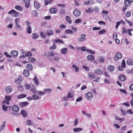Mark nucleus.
<instances>
[{
  "label": "nucleus",
  "mask_w": 133,
  "mask_h": 133,
  "mask_svg": "<svg viewBox=\"0 0 133 133\" xmlns=\"http://www.w3.org/2000/svg\"><path fill=\"white\" fill-rule=\"evenodd\" d=\"M85 98L89 101L93 97V94L91 92H88L86 93L85 94Z\"/></svg>",
  "instance_id": "obj_1"
},
{
  "label": "nucleus",
  "mask_w": 133,
  "mask_h": 133,
  "mask_svg": "<svg viewBox=\"0 0 133 133\" xmlns=\"http://www.w3.org/2000/svg\"><path fill=\"white\" fill-rule=\"evenodd\" d=\"M12 97L11 96H6L5 97V99L3 101V104H6L7 105L9 104V101H10L12 99Z\"/></svg>",
  "instance_id": "obj_2"
},
{
  "label": "nucleus",
  "mask_w": 133,
  "mask_h": 133,
  "mask_svg": "<svg viewBox=\"0 0 133 133\" xmlns=\"http://www.w3.org/2000/svg\"><path fill=\"white\" fill-rule=\"evenodd\" d=\"M73 14L75 16L78 17L81 14L80 11L78 9H75L74 10Z\"/></svg>",
  "instance_id": "obj_3"
},
{
  "label": "nucleus",
  "mask_w": 133,
  "mask_h": 133,
  "mask_svg": "<svg viewBox=\"0 0 133 133\" xmlns=\"http://www.w3.org/2000/svg\"><path fill=\"white\" fill-rule=\"evenodd\" d=\"M81 37L78 38H77L78 41L79 42H82L84 41L85 40V38H84L86 37V35L85 34H81L80 35Z\"/></svg>",
  "instance_id": "obj_4"
},
{
  "label": "nucleus",
  "mask_w": 133,
  "mask_h": 133,
  "mask_svg": "<svg viewBox=\"0 0 133 133\" xmlns=\"http://www.w3.org/2000/svg\"><path fill=\"white\" fill-rule=\"evenodd\" d=\"M12 88L10 86L6 87L5 89L6 92L7 93H9L11 92L12 91Z\"/></svg>",
  "instance_id": "obj_5"
},
{
  "label": "nucleus",
  "mask_w": 133,
  "mask_h": 133,
  "mask_svg": "<svg viewBox=\"0 0 133 133\" xmlns=\"http://www.w3.org/2000/svg\"><path fill=\"white\" fill-rule=\"evenodd\" d=\"M11 56H12L15 57H16L18 55V52L16 50H13L11 51Z\"/></svg>",
  "instance_id": "obj_6"
},
{
  "label": "nucleus",
  "mask_w": 133,
  "mask_h": 133,
  "mask_svg": "<svg viewBox=\"0 0 133 133\" xmlns=\"http://www.w3.org/2000/svg\"><path fill=\"white\" fill-rule=\"evenodd\" d=\"M49 60L51 62L55 61L58 62L59 59V58L58 57H55L53 58H51L50 57H49Z\"/></svg>",
  "instance_id": "obj_7"
},
{
  "label": "nucleus",
  "mask_w": 133,
  "mask_h": 133,
  "mask_svg": "<svg viewBox=\"0 0 133 133\" xmlns=\"http://www.w3.org/2000/svg\"><path fill=\"white\" fill-rule=\"evenodd\" d=\"M94 73L96 74L101 75L103 74L102 71L99 69L97 68L96 69Z\"/></svg>",
  "instance_id": "obj_8"
},
{
  "label": "nucleus",
  "mask_w": 133,
  "mask_h": 133,
  "mask_svg": "<svg viewBox=\"0 0 133 133\" xmlns=\"http://www.w3.org/2000/svg\"><path fill=\"white\" fill-rule=\"evenodd\" d=\"M33 80L36 86H38L39 85V83L38 80V79L37 77L35 76L34 79Z\"/></svg>",
  "instance_id": "obj_9"
},
{
  "label": "nucleus",
  "mask_w": 133,
  "mask_h": 133,
  "mask_svg": "<svg viewBox=\"0 0 133 133\" xmlns=\"http://www.w3.org/2000/svg\"><path fill=\"white\" fill-rule=\"evenodd\" d=\"M12 108L13 111L16 112H18L19 110V107L17 105H13Z\"/></svg>",
  "instance_id": "obj_10"
},
{
  "label": "nucleus",
  "mask_w": 133,
  "mask_h": 133,
  "mask_svg": "<svg viewBox=\"0 0 133 133\" xmlns=\"http://www.w3.org/2000/svg\"><path fill=\"white\" fill-rule=\"evenodd\" d=\"M87 59L89 61H92L95 59L94 56L92 55H89L87 56Z\"/></svg>",
  "instance_id": "obj_11"
},
{
  "label": "nucleus",
  "mask_w": 133,
  "mask_h": 133,
  "mask_svg": "<svg viewBox=\"0 0 133 133\" xmlns=\"http://www.w3.org/2000/svg\"><path fill=\"white\" fill-rule=\"evenodd\" d=\"M34 5L35 8L37 9H39L41 7L40 4L37 1L34 2Z\"/></svg>",
  "instance_id": "obj_12"
},
{
  "label": "nucleus",
  "mask_w": 133,
  "mask_h": 133,
  "mask_svg": "<svg viewBox=\"0 0 133 133\" xmlns=\"http://www.w3.org/2000/svg\"><path fill=\"white\" fill-rule=\"evenodd\" d=\"M50 11L51 13L55 14L57 11V9L55 8H52L50 9Z\"/></svg>",
  "instance_id": "obj_13"
},
{
  "label": "nucleus",
  "mask_w": 133,
  "mask_h": 133,
  "mask_svg": "<svg viewBox=\"0 0 133 133\" xmlns=\"http://www.w3.org/2000/svg\"><path fill=\"white\" fill-rule=\"evenodd\" d=\"M28 104V102H25L20 103V106L22 107H23L26 106Z\"/></svg>",
  "instance_id": "obj_14"
},
{
  "label": "nucleus",
  "mask_w": 133,
  "mask_h": 133,
  "mask_svg": "<svg viewBox=\"0 0 133 133\" xmlns=\"http://www.w3.org/2000/svg\"><path fill=\"white\" fill-rule=\"evenodd\" d=\"M127 63L129 65H132L133 64V61L131 59H128L127 61Z\"/></svg>",
  "instance_id": "obj_15"
},
{
  "label": "nucleus",
  "mask_w": 133,
  "mask_h": 133,
  "mask_svg": "<svg viewBox=\"0 0 133 133\" xmlns=\"http://www.w3.org/2000/svg\"><path fill=\"white\" fill-rule=\"evenodd\" d=\"M65 20L70 24L72 23V21L70 17L68 16L65 17Z\"/></svg>",
  "instance_id": "obj_16"
},
{
  "label": "nucleus",
  "mask_w": 133,
  "mask_h": 133,
  "mask_svg": "<svg viewBox=\"0 0 133 133\" xmlns=\"http://www.w3.org/2000/svg\"><path fill=\"white\" fill-rule=\"evenodd\" d=\"M27 96V95L24 94H22L17 96V98L19 99H21Z\"/></svg>",
  "instance_id": "obj_17"
},
{
  "label": "nucleus",
  "mask_w": 133,
  "mask_h": 133,
  "mask_svg": "<svg viewBox=\"0 0 133 133\" xmlns=\"http://www.w3.org/2000/svg\"><path fill=\"white\" fill-rule=\"evenodd\" d=\"M89 76L92 79H95V76L94 74L91 72H89L88 73Z\"/></svg>",
  "instance_id": "obj_18"
},
{
  "label": "nucleus",
  "mask_w": 133,
  "mask_h": 133,
  "mask_svg": "<svg viewBox=\"0 0 133 133\" xmlns=\"http://www.w3.org/2000/svg\"><path fill=\"white\" fill-rule=\"evenodd\" d=\"M47 35L48 36H52L53 35L54 32L52 30H48L47 32Z\"/></svg>",
  "instance_id": "obj_19"
},
{
  "label": "nucleus",
  "mask_w": 133,
  "mask_h": 133,
  "mask_svg": "<svg viewBox=\"0 0 133 133\" xmlns=\"http://www.w3.org/2000/svg\"><path fill=\"white\" fill-rule=\"evenodd\" d=\"M23 74L25 76H28L29 74V73L28 70H25L23 72Z\"/></svg>",
  "instance_id": "obj_20"
},
{
  "label": "nucleus",
  "mask_w": 133,
  "mask_h": 133,
  "mask_svg": "<svg viewBox=\"0 0 133 133\" xmlns=\"http://www.w3.org/2000/svg\"><path fill=\"white\" fill-rule=\"evenodd\" d=\"M26 31L28 34H31L32 32L31 28V26H27L26 27Z\"/></svg>",
  "instance_id": "obj_21"
},
{
  "label": "nucleus",
  "mask_w": 133,
  "mask_h": 133,
  "mask_svg": "<svg viewBox=\"0 0 133 133\" xmlns=\"http://www.w3.org/2000/svg\"><path fill=\"white\" fill-rule=\"evenodd\" d=\"M124 4L125 6L126 7H128V6H129L130 4L131 3L129 2V1L127 0H125L124 2Z\"/></svg>",
  "instance_id": "obj_22"
},
{
  "label": "nucleus",
  "mask_w": 133,
  "mask_h": 133,
  "mask_svg": "<svg viewBox=\"0 0 133 133\" xmlns=\"http://www.w3.org/2000/svg\"><path fill=\"white\" fill-rule=\"evenodd\" d=\"M115 119L116 120H118L120 123H121L124 119L123 118H120L119 117L117 116L115 117Z\"/></svg>",
  "instance_id": "obj_23"
},
{
  "label": "nucleus",
  "mask_w": 133,
  "mask_h": 133,
  "mask_svg": "<svg viewBox=\"0 0 133 133\" xmlns=\"http://www.w3.org/2000/svg\"><path fill=\"white\" fill-rule=\"evenodd\" d=\"M6 123V122H3V124H2L0 126V130L2 131L4 130V128L5 127V123Z\"/></svg>",
  "instance_id": "obj_24"
},
{
  "label": "nucleus",
  "mask_w": 133,
  "mask_h": 133,
  "mask_svg": "<svg viewBox=\"0 0 133 133\" xmlns=\"http://www.w3.org/2000/svg\"><path fill=\"white\" fill-rule=\"evenodd\" d=\"M82 128H75L73 129V131L74 132H79L82 131Z\"/></svg>",
  "instance_id": "obj_25"
},
{
  "label": "nucleus",
  "mask_w": 133,
  "mask_h": 133,
  "mask_svg": "<svg viewBox=\"0 0 133 133\" xmlns=\"http://www.w3.org/2000/svg\"><path fill=\"white\" fill-rule=\"evenodd\" d=\"M28 60L29 62L33 63L35 62L36 60L33 57H29L28 58Z\"/></svg>",
  "instance_id": "obj_26"
},
{
  "label": "nucleus",
  "mask_w": 133,
  "mask_h": 133,
  "mask_svg": "<svg viewBox=\"0 0 133 133\" xmlns=\"http://www.w3.org/2000/svg\"><path fill=\"white\" fill-rule=\"evenodd\" d=\"M67 51V49L66 48H64L61 50V53L63 54H65L66 53Z\"/></svg>",
  "instance_id": "obj_27"
},
{
  "label": "nucleus",
  "mask_w": 133,
  "mask_h": 133,
  "mask_svg": "<svg viewBox=\"0 0 133 133\" xmlns=\"http://www.w3.org/2000/svg\"><path fill=\"white\" fill-rule=\"evenodd\" d=\"M108 68L111 71H113L115 69L114 67L112 65L109 66L108 67Z\"/></svg>",
  "instance_id": "obj_28"
},
{
  "label": "nucleus",
  "mask_w": 133,
  "mask_h": 133,
  "mask_svg": "<svg viewBox=\"0 0 133 133\" xmlns=\"http://www.w3.org/2000/svg\"><path fill=\"white\" fill-rule=\"evenodd\" d=\"M119 78L122 81H124L126 79L124 75H120L119 76Z\"/></svg>",
  "instance_id": "obj_29"
},
{
  "label": "nucleus",
  "mask_w": 133,
  "mask_h": 133,
  "mask_svg": "<svg viewBox=\"0 0 133 133\" xmlns=\"http://www.w3.org/2000/svg\"><path fill=\"white\" fill-rule=\"evenodd\" d=\"M43 91L46 93H49L52 91V90L49 88L45 89L43 90Z\"/></svg>",
  "instance_id": "obj_30"
},
{
  "label": "nucleus",
  "mask_w": 133,
  "mask_h": 133,
  "mask_svg": "<svg viewBox=\"0 0 133 133\" xmlns=\"http://www.w3.org/2000/svg\"><path fill=\"white\" fill-rule=\"evenodd\" d=\"M21 113L24 117H25L27 115V113L25 110H23L21 111Z\"/></svg>",
  "instance_id": "obj_31"
},
{
  "label": "nucleus",
  "mask_w": 133,
  "mask_h": 133,
  "mask_svg": "<svg viewBox=\"0 0 133 133\" xmlns=\"http://www.w3.org/2000/svg\"><path fill=\"white\" fill-rule=\"evenodd\" d=\"M65 32L67 34H73V31L71 30L68 29L66 30Z\"/></svg>",
  "instance_id": "obj_32"
},
{
  "label": "nucleus",
  "mask_w": 133,
  "mask_h": 133,
  "mask_svg": "<svg viewBox=\"0 0 133 133\" xmlns=\"http://www.w3.org/2000/svg\"><path fill=\"white\" fill-rule=\"evenodd\" d=\"M48 55H47V58L49 59V57H50V56H54L55 55L54 53L52 51L50 52H48Z\"/></svg>",
  "instance_id": "obj_33"
},
{
  "label": "nucleus",
  "mask_w": 133,
  "mask_h": 133,
  "mask_svg": "<svg viewBox=\"0 0 133 133\" xmlns=\"http://www.w3.org/2000/svg\"><path fill=\"white\" fill-rule=\"evenodd\" d=\"M12 16L14 17H16L19 15V13L17 12H16L14 10V11L12 14Z\"/></svg>",
  "instance_id": "obj_34"
},
{
  "label": "nucleus",
  "mask_w": 133,
  "mask_h": 133,
  "mask_svg": "<svg viewBox=\"0 0 133 133\" xmlns=\"http://www.w3.org/2000/svg\"><path fill=\"white\" fill-rule=\"evenodd\" d=\"M73 67L75 70V71L77 72L79 70V68L75 64H73L72 66Z\"/></svg>",
  "instance_id": "obj_35"
},
{
  "label": "nucleus",
  "mask_w": 133,
  "mask_h": 133,
  "mask_svg": "<svg viewBox=\"0 0 133 133\" xmlns=\"http://www.w3.org/2000/svg\"><path fill=\"white\" fill-rule=\"evenodd\" d=\"M32 37L34 39H36L38 38L39 36L38 34L36 33H34L32 35Z\"/></svg>",
  "instance_id": "obj_36"
},
{
  "label": "nucleus",
  "mask_w": 133,
  "mask_h": 133,
  "mask_svg": "<svg viewBox=\"0 0 133 133\" xmlns=\"http://www.w3.org/2000/svg\"><path fill=\"white\" fill-rule=\"evenodd\" d=\"M93 9L92 8H89L88 9L86 10V12L87 13H92L93 12Z\"/></svg>",
  "instance_id": "obj_37"
},
{
  "label": "nucleus",
  "mask_w": 133,
  "mask_h": 133,
  "mask_svg": "<svg viewBox=\"0 0 133 133\" xmlns=\"http://www.w3.org/2000/svg\"><path fill=\"white\" fill-rule=\"evenodd\" d=\"M15 27L16 29L19 30L22 29V26L20 25L19 24L15 25Z\"/></svg>",
  "instance_id": "obj_38"
},
{
  "label": "nucleus",
  "mask_w": 133,
  "mask_h": 133,
  "mask_svg": "<svg viewBox=\"0 0 133 133\" xmlns=\"http://www.w3.org/2000/svg\"><path fill=\"white\" fill-rule=\"evenodd\" d=\"M15 25L19 24L20 22V19L19 18H16L15 19Z\"/></svg>",
  "instance_id": "obj_39"
},
{
  "label": "nucleus",
  "mask_w": 133,
  "mask_h": 133,
  "mask_svg": "<svg viewBox=\"0 0 133 133\" xmlns=\"http://www.w3.org/2000/svg\"><path fill=\"white\" fill-rule=\"evenodd\" d=\"M15 8L20 11H22V8L21 6H20L19 5H16L15 6Z\"/></svg>",
  "instance_id": "obj_40"
},
{
  "label": "nucleus",
  "mask_w": 133,
  "mask_h": 133,
  "mask_svg": "<svg viewBox=\"0 0 133 133\" xmlns=\"http://www.w3.org/2000/svg\"><path fill=\"white\" fill-rule=\"evenodd\" d=\"M56 43H63V42L61 40L59 39H57L54 40V42Z\"/></svg>",
  "instance_id": "obj_41"
},
{
  "label": "nucleus",
  "mask_w": 133,
  "mask_h": 133,
  "mask_svg": "<svg viewBox=\"0 0 133 133\" xmlns=\"http://www.w3.org/2000/svg\"><path fill=\"white\" fill-rule=\"evenodd\" d=\"M131 14V12L130 11H127L125 13V15L128 17L130 16Z\"/></svg>",
  "instance_id": "obj_42"
},
{
  "label": "nucleus",
  "mask_w": 133,
  "mask_h": 133,
  "mask_svg": "<svg viewBox=\"0 0 133 133\" xmlns=\"http://www.w3.org/2000/svg\"><path fill=\"white\" fill-rule=\"evenodd\" d=\"M33 98L34 100H37L39 99V97L36 95H32Z\"/></svg>",
  "instance_id": "obj_43"
},
{
  "label": "nucleus",
  "mask_w": 133,
  "mask_h": 133,
  "mask_svg": "<svg viewBox=\"0 0 133 133\" xmlns=\"http://www.w3.org/2000/svg\"><path fill=\"white\" fill-rule=\"evenodd\" d=\"M56 47L55 45V42H54L53 43V45L51 46L50 48L51 50L55 49L56 48Z\"/></svg>",
  "instance_id": "obj_44"
},
{
  "label": "nucleus",
  "mask_w": 133,
  "mask_h": 133,
  "mask_svg": "<svg viewBox=\"0 0 133 133\" xmlns=\"http://www.w3.org/2000/svg\"><path fill=\"white\" fill-rule=\"evenodd\" d=\"M26 67L30 70H31L33 68L32 66L30 64H27L26 65Z\"/></svg>",
  "instance_id": "obj_45"
},
{
  "label": "nucleus",
  "mask_w": 133,
  "mask_h": 133,
  "mask_svg": "<svg viewBox=\"0 0 133 133\" xmlns=\"http://www.w3.org/2000/svg\"><path fill=\"white\" fill-rule=\"evenodd\" d=\"M121 64L123 68H125V67L126 64L125 60H123L122 61Z\"/></svg>",
  "instance_id": "obj_46"
},
{
  "label": "nucleus",
  "mask_w": 133,
  "mask_h": 133,
  "mask_svg": "<svg viewBox=\"0 0 133 133\" xmlns=\"http://www.w3.org/2000/svg\"><path fill=\"white\" fill-rule=\"evenodd\" d=\"M8 107L5 105H3L2 106V109L4 111H6L7 110Z\"/></svg>",
  "instance_id": "obj_47"
},
{
  "label": "nucleus",
  "mask_w": 133,
  "mask_h": 133,
  "mask_svg": "<svg viewBox=\"0 0 133 133\" xmlns=\"http://www.w3.org/2000/svg\"><path fill=\"white\" fill-rule=\"evenodd\" d=\"M78 122V118H76L75 119V121L74 122V125L76 126L77 125Z\"/></svg>",
  "instance_id": "obj_48"
},
{
  "label": "nucleus",
  "mask_w": 133,
  "mask_h": 133,
  "mask_svg": "<svg viewBox=\"0 0 133 133\" xmlns=\"http://www.w3.org/2000/svg\"><path fill=\"white\" fill-rule=\"evenodd\" d=\"M118 57L119 59H121L122 57V55L119 52L117 53L116 54Z\"/></svg>",
  "instance_id": "obj_49"
},
{
  "label": "nucleus",
  "mask_w": 133,
  "mask_h": 133,
  "mask_svg": "<svg viewBox=\"0 0 133 133\" xmlns=\"http://www.w3.org/2000/svg\"><path fill=\"white\" fill-rule=\"evenodd\" d=\"M82 20L80 19H77L75 21V23L76 24L79 23L81 22Z\"/></svg>",
  "instance_id": "obj_50"
},
{
  "label": "nucleus",
  "mask_w": 133,
  "mask_h": 133,
  "mask_svg": "<svg viewBox=\"0 0 133 133\" xmlns=\"http://www.w3.org/2000/svg\"><path fill=\"white\" fill-rule=\"evenodd\" d=\"M68 98H72L73 97L74 95L73 94L71 93L70 92H69L68 94Z\"/></svg>",
  "instance_id": "obj_51"
},
{
  "label": "nucleus",
  "mask_w": 133,
  "mask_h": 133,
  "mask_svg": "<svg viewBox=\"0 0 133 133\" xmlns=\"http://www.w3.org/2000/svg\"><path fill=\"white\" fill-rule=\"evenodd\" d=\"M86 50L87 52L90 53L91 54H95V52L92 50L87 49Z\"/></svg>",
  "instance_id": "obj_52"
},
{
  "label": "nucleus",
  "mask_w": 133,
  "mask_h": 133,
  "mask_svg": "<svg viewBox=\"0 0 133 133\" xmlns=\"http://www.w3.org/2000/svg\"><path fill=\"white\" fill-rule=\"evenodd\" d=\"M121 22L120 21H117L116 22V25L115 26L116 28L117 29L118 26L121 23Z\"/></svg>",
  "instance_id": "obj_53"
},
{
  "label": "nucleus",
  "mask_w": 133,
  "mask_h": 133,
  "mask_svg": "<svg viewBox=\"0 0 133 133\" xmlns=\"http://www.w3.org/2000/svg\"><path fill=\"white\" fill-rule=\"evenodd\" d=\"M21 78V77L19 76L18 77V79H16L15 80V82L17 84H19L21 82L20 81V78Z\"/></svg>",
  "instance_id": "obj_54"
},
{
  "label": "nucleus",
  "mask_w": 133,
  "mask_h": 133,
  "mask_svg": "<svg viewBox=\"0 0 133 133\" xmlns=\"http://www.w3.org/2000/svg\"><path fill=\"white\" fill-rule=\"evenodd\" d=\"M26 124L29 125H31L32 124L31 121L30 119L28 120L26 122Z\"/></svg>",
  "instance_id": "obj_55"
},
{
  "label": "nucleus",
  "mask_w": 133,
  "mask_h": 133,
  "mask_svg": "<svg viewBox=\"0 0 133 133\" xmlns=\"http://www.w3.org/2000/svg\"><path fill=\"white\" fill-rule=\"evenodd\" d=\"M82 97L80 96L78 98H77L76 100V101L77 102H80L82 101Z\"/></svg>",
  "instance_id": "obj_56"
},
{
  "label": "nucleus",
  "mask_w": 133,
  "mask_h": 133,
  "mask_svg": "<svg viewBox=\"0 0 133 133\" xmlns=\"http://www.w3.org/2000/svg\"><path fill=\"white\" fill-rule=\"evenodd\" d=\"M4 54L7 57L10 58H11V56L9 55L7 52H4Z\"/></svg>",
  "instance_id": "obj_57"
},
{
  "label": "nucleus",
  "mask_w": 133,
  "mask_h": 133,
  "mask_svg": "<svg viewBox=\"0 0 133 133\" xmlns=\"http://www.w3.org/2000/svg\"><path fill=\"white\" fill-rule=\"evenodd\" d=\"M127 32V29L126 28L124 27L123 28V29H122V34H124L125 33H126Z\"/></svg>",
  "instance_id": "obj_58"
},
{
  "label": "nucleus",
  "mask_w": 133,
  "mask_h": 133,
  "mask_svg": "<svg viewBox=\"0 0 133 133\" xmlns=\"http://www.w3.org/2000/svg\"><path fill=\"white\" fill-rule=\"evenodd\" d=\"M60 13L61 14L64 15L65 14V12L64 9H61L60 10Z\"/></svg>",
  "instance_id": "obj_59"
},
{
  "label": "nucleus",
  "mask_w": 133,
  "mask_h": 133,
  "mask_svg": "<svg viewBox=\"0 0 133 133\" xmlns=\"http://www.w3.org/2000/svg\"><path fill=\"white\" fill-rule=\"evenodd\" d=\"M45 93L43 92L39 91L37 92V95H44Z\"/></svg>",
  "instance_id": "obj_60"
},
{
  "label": "nucleus",
  "mask_w": 133,
  "mask_h": 133,
  "mask_svg": "<svg viewBox=\"0 0 133 133\" xmlns=\"http://www.w3.org/2000/svg\"><path fill=\"white\" fill-rule=\"evenodd\" d=\"M25 88L27 89H29L30 88V85L26 83L25 85Z\"/></svg>",
  "instance_id": "obj_61"
},
{
  "label": "nucleus",
  "mask_w": 133,
  "mask_h": 133,
  "mask_svg": "<svg viewBox=\"0 0 133 133\" xmlns=\"http://www.w3.org/2000/svg\"><path fill=\"white\" fill-rule=\"evenodd\" d=\"M32 55V54L31 52H28L25 53V56H31Z\"/></svg>",
  "instance_id": "obj_62"
},
{
  "label": "nucleus",
  "mask_w": 133,
  "mask_h": 133,
  "mask_svg": "<svg viewBox=\"0 0 133 133\" xmlns=\"http://www.w3.org/2000/svg\"><path fill=\"white\" fill-rule=\"evenodd\" d=\"M106 32V30L104 29L102 30L99 31L98 33L100 34H102L105 32Z\"/></svg>",
  "instance_id": "obj_63"
},
{
  "label": "nucleus",
  "mask_w": 133,
  "mask_h": 133,
  "mask_svg": "<svg viewBox=\"0 0 133 133\" xmlns=\"http://www.w3.org/2000/svg\"><path fill=\"white\" fill-rule=\"evenodd\" d=\"M31 91H32L34 94H36L37 92L36 89L35 88L32 89L31 90Z\"/></svg>",
  "instance_id": "obj_64"
}]
</instances>
